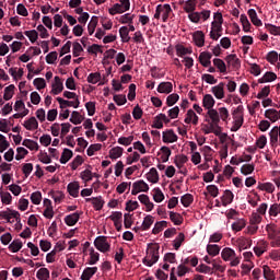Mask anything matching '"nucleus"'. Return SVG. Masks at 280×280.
<instances>
[{
  "mask_svg": "<svg viewBox=\"0 0 280 280\" xmlns=\"http://www.w3.org/2000/svg\"><path fill=\"white\" fill-rule=\"evenodd\" d=\"M159 244L156 243H150L148 244L147 249V257L143 258L144 266H148L149 268H152L156 261H159Z\"/></svg>",
  "mask_w": 280,
  "mask_h": 280,
  "instance_id": "nucleus-1",
  "label": "nucleus"
},
{
  "mask_svg": "<svg viewBox=\"0 0 280 280\" xmlns=\"http://www.w3.org/2000/svg\"><path fill=\"white\" fill-rule=\"evenodd\" d=\"M94 246L100 253H108L110 250V243L106 236H97L94 241Z\"/></svg>",
  "mask_w": 280,
  "mask_h": 280,
  "instance_id": "nucleus-2",
  "label": "nucleus"
},
{
  "mask_svg": "<svg viewBox=\"0 0 280 280\" xmlns=\"http://www.w3.org/2000/svg\"><path fill=\"white\" fill-rule=\"evenodd\" d=\"M0 218H2V220H7L10 224L14 223L12 218H14L16 222H21V213L10 208H8L7 211H0Z\"/></svg>",
  "mask_w": 280,
  "mask_h": 280,
  "instance_id": "nucleus-3",
  "label": "nucleus"
},
{
  "mask_svg": "<svg viewBox=\"0 0 280 280\" xmlns=\"http://www.w3.org/2000/svg\"><path fill=\"white\" fill-rule=\"evenodd\" d=\"M206 121L215 128H220V113L217 109H209L206 114Z\"/></svg>",
  "mask_w": 280,
  "mask_h": 280,
  "instance_id": "nucleus-4",
  "label": "nucleus"
},
{
  "mask_svg": "<svg viewBox=\"0 0 280 280\" xmlns=\"http://www.w3.org/2000/svg\"><path fill=\"white\" fill-rule=\"evenodd\" d=\"M141 191H150V186H148V183H145L143 179H140L132 184L131 195L137 196V194H141Z\"/></svg>",
  "mask_w": 280,
  "mask_h": 280,
  "instance_id": "nucleus-5",
  "label": "nucleus"
},
{
  "mask_svg": "<svg viewBox=\"0 0 280 280\" xmlns=\"http://www.w3.org/2000/svg\"><path fill=\"white\" fill-rule=\"evenodd\" d=\"M57 102L60 108H67V107L79 108L80 107V98H75L74 101H67V100H63L62 97H57Z\"/></svg>",
  "mask_w": 280,
  "mask_h": 280,
  "instance_id": "nucleus-6",
  "label": "nucleus"
},
{
  "mask_svg": "<svg viewBox=\"0 0 280 280\" xmlns=\"http://www.w3.org/2000/svg\"><path fill=\"white\" fill-rule=\"evenodd\" d=\"M68 194L72 196V198H78L80 196V183L71 182L67 186Z\"/></svg>",
  "mask_w": 280,
  "mask_h": 280,
  "instance_id": "nucleus-7",
  "label": "nucleus"
},
{
  "mask_svg": "<svg viewBox=\"0 0 280 280\" xmlns=\"http://www.w3.org/2000/svg\"><path fill=\"white\" fill-rule=\"evenodd\" d=\"M162 141L164 143H176V141H178V136L174 133V130L170 129L167 131H163Z\"/></svg>",
  "mask_w": 280,
  "mask_h": 280,
  "instance_id": "nucleus-8",
  "label": "nucleus"
},
{
  "mask_svg": "<svg viewBox=\"0 0 280 280\" xmlns=\"http://www.w3.org/2000/svg\"><path fill=\"white\" fill-rule=\"evenodd\" d=\"M232 117L234 121L244 124V106L238 105L237 108L233 109Z\"/></svg>",
  "mask_w": 280,
  "mask_h": 280,
  "instance_id": "nucleus-9",
  "label": "nucleus"
},
{
  "mask_svg": "<svg viewBox=\"0 0 280 280\" xmlns=\"http://www.w3.org/2000/svg\"><path fill=\"white\" fill-rule=\"evenodd\" d=\"M67 226H75L80 222V212H74L65 217Z\"/></svg>",
  "mask_w": 280,
  "mask_h": 280,
  "instance_id": "nucleus-10",
  "label": "nucleus"
},
{
  "mask_svg": "<svg viewBox=\"0 0 280 280\" xmlns=\"http://www.w3.org/2000/svg\"><path fill=\"white\" fill-rule=\"evenodd\" d=\"M202 106L207 110H213V106H215V100L211 94H206L202 100Z\"/></svg>",
  "mask_w": 280,
  "mask_h": 280,
  "instance_id": "nucleus-11",
  "label": "nucleus"
},
{
  "mask_svg": "<svg viewBox=\"0 0 280 280\" xmlns=\"http://www.w3.org/2000/svg\"><path fill=\"white\" fill-rule=\"evenodd\" d=\"M174 91V85L172 82H161L158 86V93H165L170 95Z\"/></svg>",
  "mask_w": 280,
  "mask_h": 280,
  "instance_id": "nucleus-12",
  "label": "nucleus"
},
{
  "mask_svg": "<svg viewBox=\"0 0 280 280\" xmlns=\"http://www.w3.org/2000/svg\"><path fill=\"white\" fill-rule=\"evenodd\" d=\"M211 58H213L211 52L203 51L199 55V62L202 67H211Z\"/></svg>",
  "mask_w": 280,
  "mask_h": 280,
  "instance_id": "nucleus-13",
  "label": "nucleus"
},
{
  "mask_svg": "<svg viewBox=\"0 0 280 280\" xmlns=\"http://www.w3.org/2000/svg\"><path fill=\"white\" fill-rule=\"evenodd\" d=\"M62 91H65V85L62 84L60 77H55V83H52L51 93L54 95H59V93H62Z\"/></svg>",
  "mask_w": 280,
  "mask_h": 280,
  "instance_id": "nucleus-14",
  "label": "nucleus"
},
{
  "mask_svg": "<svg viewBox=\"0 0 280 280\" xmlns=\"http://www.w3.org/2000/svg\"><path fill=\"white\" fill-rule=\"evenodd\" d=\"M86 202H92L95 211H102L104 209V201L102 197L86 198Z\"/></svg>",
  "mask_w": 280,
  "mask_h": 280,
  "instance_id": "nucleus-15",
  "label": "nucleus"
},
{
  "mask_svg": "<svg viewBox=\"0 0 280 280\" xmlns=\"http://www.w3.org/2000/svg\"><path fill=\"white\" fill-rule=\"evenodd\" d=\"M265 117H266V119H270L272 121V124H275V121L280 120V112L275 108L267 109L265 112Z\"/></svg>",
  "mask_w": 280,
  "mask_h": 280,
  "instance_id": "nucleus-16",
  "label": "nucleus"
},
{
  "mask_svg": "<svg viewBox=\"0 0 280 280\" xmlns=\"http://www.w3.org/2000/svg\"><path fill=\"white\" fill-rule=\"evenodd\" d=\"M247 14H248L253 25H255L256 27H261V25H264V22H261L259 20V18L257 16V11H255V9H249L247 11Z\"/></svg>",
  "mask_w": 280,
  "mask_h": 280,
  "instance_id": "nucleus-17",
  "label": "nucleus"
},
{
  "mask_svg": "<svg viewBox=\"0 0 280 280\" xmlns=\"http://www.w3.org/2000/svg\"><path fill=\"white\" fill-rule=\"evenodd\" d=\"M192 40L197 47H205V33L202 31H197L192 34Z\"/></svg>",
  "mask_w": 280,
  "mask_h": 280,
  "instance_id": "nucleus-18",
  "label": "nucleus"
},
{
  "mask_svg": "<svg viewBox=\"0 0 280 280\" xmlns=\"http://www.w3.org/2000/svg\"><path fill=\"white\" fill-rule=\"evenodd\" d=\"M212 93L217 100H224V83L221 82L212 88Z\"/></svg>",
  "mask_w": 280,
  "mask_h": 280,
  "instance_id": "nucleus-19",
  "label": "nucleus"
},
{
  "mask_svg": "<svg viewBox=\"0 0 280 280\" xmlns=\"http://www.w3.org/2000/svg\"><path fill=\"white\" fill-rule=\"evenodd\" d=\"M228 65H231L233 69H240L242 67V61H240V58H237V55H229L225 58Z\"/></svg>",
  "mask_w": 280,
  "mask_h": 280,
  "instance_id": "nucleus-20",
  "label": "nucleus"
},
{
  "mask_svg": "<svg viewBox=\"0 0 280 280\" xmlns=\"http://www.w3.org/2000/svg\"><path fill=\"white\" fill-rule=\"evenodd\" d=\"M211 132L215 135V137H220V135H222V127H215V125L208 122V125H206L205 135H211Z\"/></svg>",
  "mask_w": 280,
  "mask_h": 280,
  "instance_id": "nucleus-21",
  "label": "nucleus"
},
{
  "mask_svg": "<svg viewBox=\"0 0 280 280\" xmlns=\"http://www.w3.org/2000/svg\"><path fill=\"white\" fill-rule=\"evenodd\" d=\"M235 250H233L231 247H225L221 252V257L223 261H231L235 257Z\"/></svg>",
  "mask_w": 280,
  "mask_h": 280,
  "instance_id": "nucleus-22",
  "label": "nucleus"
},
{
  "mask_svg": "<svg viewBox=\"0 0 280 280\" xmlns=\"http://www.w3.org/2000/svg\"><path fill=\"white\" fill-rule=\"evenodd\" d=\"M269 137H270V143L271 145H277L278 141H279V137H280V127H273L271 129V131L269 132Z\"/></svg>",
  "mask_w": 280,
  "mask_h": 280,
  "instance_id": "nucleus-23",
  "label": "nucleus"
},
{
  "mask_svg": "<svg viewBox=\"0 0 280 280\" xmlns=\"http://www.w3.org/2000/svg\"><path fill=\"white\" fill-rule=\"evenodd\" d=\"M97 272V267H86L81 275V280H91V278Z\"/></svg>",
  "mask_w": 280,
  "mask_h": 280,
  "instance_id": "nucleus-24",
  "label": "nucleus"
},
{
  "mask_svg": "<svg viewBox=\"0 0 280 280\" xmlns=\"http://www.w3.org/2000/svg\"><path fill=\"white\" fill-rule=\"evenodd\" d=\"M277 80V73L266 72L260 79H258V84H266V82H275Z\"/></svg>",
  "mask_w": 280,
  "mask_h": 280,
  "instance_id": "nucleus-25",
  "label": "nucleus"
},
{
  "mask_svg": "<svg viewBox=\"0 0 280 280\" xmlns=\"http://www.w3.org/2000/svg\"><path fill=\"white\" fill-rule=\"evenodd\" d=\"M233 198H235V195H233V191L225 190L223 196L221 197V202H222L223 207L231 205V202H233Z\"/></svg>",
  "mask_w": 280,
  "mask_h": 280,
  "instance_id": "nucleus-26",
  "label": "nucleus"
},
{
  "mask_svg": "<svg viewBox=\"0 0 280 280\" xmlns=\"http://www.w3.org/2000/svg\"><path fill=\"white\" fill-rule=\"evenodd\" d=\"M73 159V151L70 149H63V152L61 153L60 163L61 165H66V163H69Z\"/></svg>",
  "mask_w": 280,
  "mask_h": 280,
  "instance_id": "nucleus-27",
  "label": "nucleus"
},
{
  "mask_svg": "<svg viewBox=\"0 0 280 280\" xmlns=\"http://www.w3.org/2000/svg\"><path fill=\"white\" fill-rule=\"evenodd\" d=\"M23 126L26 130H38V120H36V117H31L28 120L24 121Z\"/></svg>",
  "mask_w": 280,
  "mask_h": 280,
  "instance_id": "nucleus-28",
  "label": "nucleus"
},
{
  "mask_svg": "<svg viewBox=\"0 0 280 280\" xmlns=\"http://www.w3.org/2000/svg\"><path fill=\"white\" fill-rule=\"evenodd\" d=\"M262 275L266 280H275L277 277L275 276V270L270 269L268 265L262 266Z\"/></svg>",
  "mask_w": 280,
  "mask_h": 280,
  "instance_id": "nucleus-29",
  "label": "nucleus"
},
{
  "mask_svg": "<svg viewBox=\"0 0 280 280\" xmlns=\"http://www.w3.org/2000/svg\"><path fill=\"white\" fill-rule=\"evenodd\" d=\"M122 154H124V148L121 147H115L109 150V159L114 161L121 158Z\"/></svg>",
  "mask_w": 280,
  "mask_h": 280,
  "instance_id": "nucleus-30",
  "label": "nucleus"
},
{
  "mask_svg": "<svg viewBox=\"0 0 280 280\" xmlns=\"http://www.w3.org/2000/svg\"><path fill=\"white\" fill-rule=\"evenodd\" d=\"M147 180L149 183L156 184L159 183V171H156L154 167L150 170V172L147 174Z\"/></svg>",
  "mask_w": 280,
  "mask_h": 280,
  "instance_id": "nucleus-31",
  "label": "nucleus"
},
{
  "mask_svg": "<svg viewBox=\"0 0 280 280\" xmlns=\"http://www.w3.org/2000/svg\"><path fill=\"white\" fill-rule=\"evenodd\" d=\"M119 35L124 43H130V31L128 30V26H121L119 28Z\"/></svg>",
  "mask_w": 280,
  "mask_h": 280,
  "instance_id": "nucleus-32",
  "label": "nucleus"
},
{
  "mask_svg": "<svg viewBox=\"0 0 280 280\" xmlns=\"http://www.w3.org/2000/svg\"><path fill=\"white\" fill-rule=\"evenodd\" d=\"M206 250L208 255H210V257H217V255H220L221 248H220V245L208 244Z\"/></svg>",
  "mask_w": 280,
  "mask_h": 280,
  "instance_id": "nucleus-33",
  "label": "nucleus"
},
{
  "mask_svg": "<svg viewBox=\"0 0 280 280\" xmlns=\"http://www.w3.org/2000/svg\"><path fill=\"white\" fill-rule=\"evenodd\" d=\"M14 89H16L14 84H11L4 89L3 100H5V102H10V100L14 97Z\"/></svg>",
  "mask_w": 280,
  "mask_h": 280,
  "instance_id": "nucleus-34",
  "label": "nucleus"
},
{
  "mask_svg": "<svg viewBox=\"0 0 280 280\" xmlns=\"http://www.w3.org/2000/svg\"><path fill=\"white\" fill-rule=\"evenodd\" d=\"M167 229V221H158L152 230L153 235H159L161 231Z\"/></svg>",
  "mask_w": 280,
  "mask_h": 280,
  "instance_id": "nucleus-35",
  "label": "nucleus"
},
{
  "mask_svg": "<svg viewBox=\"0 0 280 280\" xmlns=\"http://www.w3.org/2000/svg\"><path fill=\"white\" fill-rule=\"evenodd\" d=\"M124 12H128V10L119 3H115L113 8L109 9V14H112V16H115V14H124Z\"/></svg>",
  "mask_w": 280,
  "mask_h": 280,
  "instance_id": "nucleus-36",
  "label": "nucleus"
},
{
  "mask_svg": "<svg viewBox=\"0 0 280 280\" xmlns=\"http://www.w3.org/2000/svg\"><path fill=\"white\" fill-rule=\"evenodd\" d=\"M240 22L243 26V32H250V21H248V16H246V14H241V18H240Z\"/></svg>",
  "mask_w": 280,
  "mask_h": 280,
  "instance_id": "nucleus-37",
  "label": "nucleus"
},
{
  "mask_svg": "<svg viewBox=\"0 0 280 280\" xmlns=\"http://www.w3.org/2000/svg\"><path fill=\"white\" fill-rule=\"evenodd\" d=\"M246 228V220L245 219H238L234 223H232V231H235L236 233L242 231Z\"/></svg>",
  "mask_w": 280,
  "mask_h": 280,
  "instance_id": "nucleus-38",
  "label": "nucleus"
},
{
  "mask_svg": "<svg viewBox=\"0 0 280 280\" xmlns=\"http://www.w3.org/2000/svg\"><path fill=\"white\" fill-rule=\"evenodd\" d=\"M154 224V217L152 215H147L141 224L142 231H149L150 226Z\"/></svg>",
  "mask_w": 280,
  "mask_h": 280,
  "instance_id": "nucleus-39",
  "label": "nucleus"
},
{
  "mask_svg": "<svg viewBox=\"0 0 280 280\" xmlns=\"http://www.w3.org/2000/svg\"><path fill=\"white\" fill-rule=\"evenodd\" d=\"M23 248V242L21 240H14L10 245H9V250L11 253H19Z\"/></svg>",
  "mask_w": 280,
  "mask_h": 280,
  "instance_id": "nucleus-40",
  "label": "nucleus"
},
{
  "mask_svg": "<svg viewBox=\"0 0 280 280\" xmlns=\"http://www.w3.org/2000/svg\"><path fill=\"white\" fill-rule=\"evenodd\" d=\"M97 23H98V18L97 16H92L89 25H88V32L90 34V36H93V34H95V27H97Z\"/></svg>",
  "mask_w": 280,
  "mask_h": 280,
  "instance_id": "nucleus-41",
  "label": "nucleus"
},
{
  "mask_svg": "<svg viewBox=\"0 0 280 280\" xmlns=\"http://www.w3.org/2000/svg\"><path fill=\"white\" fill-rule=\"evenodd\" d=\"M198 3V0H187L185 2L184 10L189 14L190 12H196V4Z\"/></svg>",
  "mask_w": 280,
  "mask_h": 280,
  "instance_id": "nucleus-42",
  "label": "nucleus"
},
{
  "mask_svg": "<svg viewBox=\"0 0 280 280\" xmlns=\"http://www.w3.org/2000/svg\"><path fill=\"white\" fill-rule=\"evenodd\" d=\"M170 220L175 224V226H180L183 224V217L176 212H170Z\"/></svg>",
  "mask_w": 280,
  "mask_h": 280,
  "instance_id": "nucleus-43",
  "label": "nucleus"
},
{
  "mask_svg": "<svg viewBox=\"0 0 280 280\" xmlns=\"http://www.w3.org/2000/svg\"><path fill=\"white\" fill-rule=\"evenodd\" d=\"M22 145H24V148H27L28 150H36L38 151V142L31 140V139H24L22 142Z\"/></svg>",
  "mask_w": 280,
  "mask_h": 280,
  "instance_id": "nucleus-44",
  "label": "nucleus"
},
{
  "mask_svg": "<svg viewBox=\"0 0 280 280\" xmlns=\"http://www.w3.org/2000/svg\"><path fill=\"white\" fill-rule=\"evenodd\" d=\"M71 124H74V126H78L84 121V118L82 115L79 114V112H72L71 118H70Z\"/></svg>",
  "mask_w": 280,
  "mask_h": 280,
  "instance_id": "nucleus-45",
  "label": "nucleus"
},
{
  "mask_svg": "<svg viewBox=\"0 0 280 280\" xmlns=\"http://www.w3.org/2000/svg\"><path fill=\"white\" fill-rule=\"evenodd\" d=\"M255 172V164H244L241 167V174L243 176H248L249 174H253Z\"/></svg>",
  "mask_w": 280,
  "mask_h": 280,
  "instance_id": "nucleus-46",
  "label": "nucleus"
},
{
  "mask_svg": "<svg viewBox=\"0 0 280 280\" xmlns=\"http://www.w3.org/2000/svg\"><path fill=\"white\" fill-rule=\"evenodd\" d=\"M153 192L154 202H163V200H165V195L163 194L161 188H154Z\"/></svg>",
  "mask_w": 280,
  "mask_h": 280,
  "instance_id": "nucleus-47",
  "label": "nucleus"
},
{
  "mask_svg": "<svg viewBox=\"0 0 280 280\" xmlns=\"http://www.w3.org/2000/svg\"><path fill=\"white\" fill-rule=\"evenodd\" d=\"M180 202H182L183 207H190L191 203L194 202V195L186 194V195L182 196Z\"/></svg>",
  "mask_w": 280,
  "mask_h": 280,
  "instance_id": "nucleus-48",
  "label": "nucleus"
},
{
  "mask_svg": "<svg viewBox=\"0 0 280 280\" xmlns=\"http://www.w3.org/2000/svg\"><path fill=\"white\" fill-rule=\"evenodd\" d=\"M187 161H189V158H187V155H185V154L176 155L175 165H176V167H178V170H180V167H183V165H185V163H187Z\"/></svg>",
  "mask_w": 280,
  "mask_h": 280,
  "instance_id": "nucleus-49",
  "label": "nucleus"
},
{
  "mask_svg": "<svg viewBox=\"0 0 280 280\" xmlns=\"http://www.w3.org/2000/svg\"><path fill=\"white\" fill-rule=\"evenodd\" d=\"M162 10V21L163 23H167V19H170V14H172V7L170 4H164Z\"/></svg>",
  "mask_w": 280,
  "mask_h": 280,
  "instance_id": "nucleus-50",
  "label": "nucleus"
},
{
  "mask_svg": "<svg viewBox=\"0 0 280 280\" xmlns=\"http://www.w3.org/2000/svg\"><path fill=\"white\" fill-rule=\"evenodd\" d=\"M213 65L221 73H226V63H224V60L215 58L213 59Z\"/></svg>",
  "mask_w": 280,
  "mask_h": 280,
  "instance_id": "nucleus-51",
  "label": "nucleus"
},
{
  "mask_svg": "<svg viewBox=\"0 0 280 280\" xmlns=\"http://www.w3.org/2000/svg\"><path fill=\"white\" fill-rule=\"evenodd\" d=\"M102 80V74L100 72L90 73L88 75L89 84H97Z\"/></svg>",
  "mask_w": 280,
  "mask_h": 280,
  "instance_id": "nucleus-52",
  "label": "nucleus"
},
{
  "mask_svg": "<svg viewBox=\"0 0 280 280\" xmlns=\"http://www.w3.org/2000/svg\"><path fill=\"white\" fill-rule=\"evenodd\" d=\"M183 242H185V234L179 233L177 235V237L173 241V246H174L175 250H178L180 248V246H183Z\"/></svg>",
  "mask_w": 280,
  "mask_h": 280,
  "instance_id": "nucleus-53",
  "label": "nucleus"
},
{
  "mask_svg": "<svg viewBox=\"0 0 280 280\" xmlns=\"http://www.w3.org/2000/svg\"><path fill=\"white\" fill-rule=\"evenodd\" d=\"M258 189L260 191H267V194H272L275 191V185L272 183L259 184Z\"/></svg>",
  "mask_w": 280,
  "mask_h": 280,
  "instance_id": "nucleus-54",
  "label": "nucleus"
},
{
  "mask_svg": "<svg viewBox=\"0 0 280 280\" xmlns=\"http://www.w3.org/2000/svg\"><path fill=\"white\" fill-rule=\"evenodd\" d=\"M100 261V253H95V249L92 247L90 249V266H95Z\"/></svg>",
  "mask_w": 280,
  "mask_h": 280,
  "instance_id": "nucleus-55",
  "label": "nucleus"
},
{
  "mask_svg": "<svg viewBox=\"0 0 280 280\" xmlns=\"http://www.w3.org/2000/svg\"><path fill=\"white\" fill-rule=\"evenodd\" d=\"M82 51H84V48H82V45L78 42H74L72 44V55H73V57L78 58Z\"/></svg>",
  "mask_w": 280,
  "mask_h": 280,
  "instance_id": "nucleus-56",
  "label": "nucleus"
},
{
  "mask_svg": "<svg viewBox=\"0 0 280 280\" xmlns=\"http://www.w3.org/2000/svg\"><path fill=\"white\" fill-rule=\"evenodd\" d=\"M22 172L25 176V178L30 177V174H32V172H34V164L32 163H25L22 165Z\"/></svg>",
  "mask_w": 280,
  "mask_h": 280,
  "instance_id": "nucleus-57",
  "label": "nucleus"
},
{
  "mask_svg": "<svg viewBox=\"0 0 280 280\" xmlns=\"http://www.w3.org/2000/svg\"><path fill=\"white\" fill-rule=\"evenodd\" d=\"M36 277H37L38 280H47V279H49V269L40 268L37 271Z\"/></svg>",
  "mask_w": 280,
  "mask_h": 280,
  "instance_id": "nucleus-58",
  "label": "nucleus"
},
{
  "mask_svg": "<svg viewBox=\"0 0 280 280\" xmlns=\"http://www.w3.org/2000/svg\"><path fill=\"white\" fill-rule=\"evenodd\" d=\"M33 84L37 89V91H42V89H45L47 86V82H45L43 78L34 79Z\"/></svg>",
  "mask_w": 280,
  "mask_h": 280,
  "instance_id": "nucleus-59",
  "label": "nucleus"
},
{
  "mask_svg": "<svg viewBox=\"0 0 280 280\" xmlns=\"http://www.w3.org/2000/svg\"><path fill=\"white\" fill-rule=\"evenodd\" d=\"M267 32L271 33L273 36H280V26H275L272 24H265Z\"/></svg>",
  "mask_w": 280,
  "mask_h": 280,
  "instance_id": "nucleus-60",
  "label": "nucleus"
},
{
  "mask_svg": "<svg viewBox=\"0 0 280 280\" xmlns=\"http://www.w3.org/2000/svg\"><path fill=\"white\" fill-rule=\"evenodd\" d=\"M178 100H180V96L176 93H173L166 97V105L174 106V104H176V102H178Z\"/></svg>",
  "mask_w": 280,
  "mask_h": 280,
  "instance_id": "nucleus-61",
  "label": "nucleus"
},
{
  "mask_svg": "<svg viewBox=\"0 0 280 280\" xmlns=\"http://www.w3.org/2000/svg\"><path fill=\"white\" fill-rule=\"evenodd\" d=\"M42 200L43 194L40 191H35L31 195V202H33V205H39Z\"/></svg>",
  "mask_w": 280,
  "mask_h": 280,
  "instance_id": "nucleus-62",
  "label": "nucleus"
},
{
  "mask_svg": "<svg viewBox=\"0 0 280 280\" xmlns=\"http://www.w3.org/2000/svg\"><path fill=\"white\" fill-rule=\"evenodd\" d=\"M187 54H191V50L188 48H185L183 45H177L176 46V55L179 57L187 56Z\"/></svg>",
  "mask_w": 280,
  "mask_h": 280,
  "instance_id": "nucleus-63",
  "label": "nucleus"
},
{
  "mask_svg": "<svg viewBox=\"0 0 280 280\" xmlns=\"http://www.w3.org/2000/svg\"><path fill=\"white\" fill-rule=\"evenodd\" d=\"M280 213V203H273L269 208V215H272L273 218H277Z\"/></svg>",
  "mask_w": 280,
  "mask_h": 280,
  "instance_id": "nucleus-64",
  "label": "nucleus"
}]
</instances>
